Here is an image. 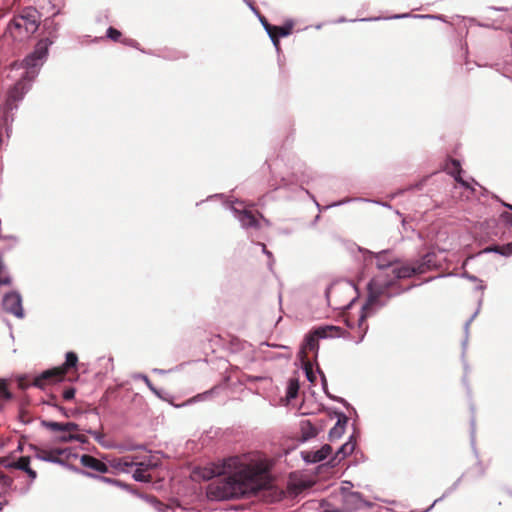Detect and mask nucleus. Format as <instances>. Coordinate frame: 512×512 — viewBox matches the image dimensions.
Instances as JSON below:
<instances>
[{
  "instance_id": "3",
  "label": "nucleus",
  "mask_w": 512,
  "mask_h": 512,
  "mask_svg": "<svg viewBox=\"0 0 512 512\" xmlns=\"http://www.w3.org/2000/svg\"><path fill=\"white\" fill-rule=\"evenodd\" d=\"M41 13L32 6L19 10L9 22L7 32L16 41L29 39L39 28Z\"/></svg>"
},
{
  "instance_id": "38",
  "label": "nucleus",
  "mask_w": 512,
  "mask_h": 512,
  "mask_svg": "<svg viewBox=\"0 0 512 512\" xmlns=\"http://www.w3.org/2000/svg\"><path fill=\"white\" fill-rule=\"evenodd\" d=\"M143 378H144V381H145V383L147 384V386H148V387H149V388H150L154 393H156V394H157V391H156V389L153 387V385H152V383H151L150 379H149L147 376H144Z\"/></svg>"
},
{
  "instance_id": "24",
  "label": "nucleus",
  "mask_w": 512,
  "mask_h": 512,
  "mask_svg": "<svg viewBox=\"0 0 512 512\" xmlns=\"http://www.w3.org/2000/svg\"><path fill=\"white\" fill-rule=\"evenodd\" d=\"M41 425L50 431H66V423L42 420Z\"/></svg>"
},
{
  "instance_id": "40",
  "label": "nucleus",
  "mask_w": 512,
  "mask_h": 512,
  "mask_svg": "<svg viewBox=\"0 0 512 512\" xmlns=\"http://www.w3.org/2000/svg\"><path fill=\"white\" fill-rule=\"evenodd\" d=\"M10 284V278L9 277H0V286L1 285H9Z\"/></svg>"
},
{
  "instance_id": "39",
  "label": "nucleus",
  "mask_w": 512,
  "mask_h": 512,
  "mask_svg": "<svg viewBox=\"0 0 512 512\" xmlns=\"http://www.w3.org/2000/svg\"><path fill=\"white\" fill-rule=\"evenodd\" d=\"M501 217L504 218L507 222L512 224V214L508 212H504L501 214Z\"/></svg>"
},
{
  "instance_id": "45",
  "label": "nucleus",
  "mask_w": 512,
  "mask_h": 512,
  "mask_svg": "<svg viewBox=\"0 0 512 512\" xmlns=\"http://www.w3.org/2000/svg\"><path fill=\"white\" fill-rule=\"evenodd\" d=\"M88 432L91 433L98 442L100 441V438L102 437V435L100 433L92 432L90 430Z\"/></svg>"
},
{
  "instance_id": "6",
  "label": "nucleus",
  "mask_w": 512,
  "mask_h": 512,
  "mask_svg": "<svg viewBox=\"0 0 512 512\" xmlns=\"http://www.w3.org/2000/svg\"><path fill=\"white\" fill-rule=\"evenodd\" d=\"M343 336L342 329L337 326H323L311 331L305 338L299 351V359H309L308 352H313L316 357L319 350V340Z\"/></svg>"
},
{
  "instance_id": "2",
  "label": "nucleus",
  "mask_w": 512,
  "mask_h": 512,
  "mask_svg": "<svg viewBox=\"0 0 512 512\" xmlns=\"http://www.w3.org/2000/svg\"><path fill=\"white\" fill-rule=\"evenodd\" d=\"M436 267L435 253H426L419 259L411 261L396 260L390 273L378 274L368 284V299L362 307L358 319L359 328L365 333L367 330L366 318L368 311L376 306H382L383 297L390 298L398 295L402 289L399 280L409 279L416 275H422Z\"/></svg>"
},
{
  "instance_id": "42",
  "label": "nucleus",
  "mask_w": 512,
  "mask_h": 512,
  "mask_svg": "<svg viewBox=\"0 0 512 512\" xmlns=\"http://www.w3.org/2000/svg\"><path fill=\"white\" fill-rule=\"evenodd\" d=\"M56 408L66 417H69L68 413H67V410L63 407V406H59L57 404Z\"/></svg>"
},
{
  "instance_id": "34",
  "label": "nucleus",
  "mask_w": 512,
  "mask_h": 512,
  "mask_svg": "<svg viewBox=\"0 0 512 512\" xmlns=\"http://www.w3.org/2000/svg\"><path fill=\"white\" fill-rule=\"evenodd\" d=\"M452 176L454 177L455 181L457 183H459L461 186H463L467 189H472L470 184L461 177V174H456V175H452Z\"/></svg>"
},
{
  "instance_id": "22",
  "label": "nucleus",
  "mask_w": 512,
  "mask_h": 512,
  "mask_svg": "<svg viewBox=\"0 0 512 512\" xmlns=\"http://www.w3.org/2000/svg\"><path fill=\"white\" fill-rule=\"evenodd\" d=\"M332 453L330 445L326 444L321 449L315 451L312 456V462H320L326 459Z\"/></svg>"
},
{
  "instance_id": "20",
  "label": "nucleus",
  "mask_w": 512,
  "mask_h": 512,
  "mask_svg": "<svg viewBox=\"0 0 512 512\" xmlns=\"http://www.w3.org/2000/svg\"><path fill=\"white\" fill-rule=\"evenodd\" d=\"M136 466H137V468L133 473V478L136 481H140V482H146V483L151 482L152 476L148 473V470L146 468H143L141 465H136Z\"/></svg>"
},
{
  "instance_id": "7",
  "label": "nucleus",
  "mask_w": 512,
  "mask_h": 512,
  "mask_svg": "<svg viewBox=\"0 0 512 512\" xmlns=\"http://www.w3.org/2000/svg\"><path fill=\"white\" fill-rule=\"evenodd\" d=\"M34 79H30L28 77L27 71L25 70L24 74L21 78L9 88L6 94L5 104H4V115L6 116L8 112L17 108V104L21 101L24 95L30 88V84Z\"/></svg>"
},
{
  "instance_id": "43",
  "label": "nucleus",
  "mask_w": 512,
  "mask_h": 512,
  "mask_svg": "<svg viewBox=\"0 0 512 512\" xmlns=\"http://www.w3.org/2000/svg\"><path fill=\"white\" fill-rule=\"evenodd\" d=\"M261 22H262V24H263V26H264V28H265V30H266V31H267V27H269V26H273V25H272V24H270V23H269L265 18H262V19H261Z\"/></svg>"
},
{
  "instance_id": "46",
  "label": "nucleus",
  "mask_w": 512,
  "mask_h": 512,
  "mask_svg": "<svg viewBox=\"0 0 512 512\" xmlns=\"http://www.w3.org/2000/svg\"><path fill=\"white\" fill-rule=\"evenodd\" d=\"M0 499H2V495L0 494ZM2 507H3V502L2 500H0V510H2Z\"/></svg>"
},
{
  "instance_id": "31",
  "label": "nucleus",
  "mask_w": 512,
  "mask_h": 512,
  "mask_svg": "<svg viewBox=\"0 0 512 512\" xmlns=\"http://www.w3.org/2000/svg\"><path fill=\"white\" fill-rule=\"evenodd\" d=\"M68 440L78 441L80 443H86L87 437L84 434H68Z\"/></svg>"
},
{
  "instance_id": "28",
  "label": "nucleus",
  "mask_w": 512,
  "mask_h": 512,
  "mask_svg": "<svg viewBox=\"0 0 512 512\" xmlns=\"http://www.w3.org/2000/svg\"><path fill=\"white\" fill-rule=\"evenodd\" d=\"M135 465H141L143 468H146L149 471L153 468H156L158 466V462L154 461L153 457H149L148 459L143 460V461L136 460Z\"/></svg>"
},
{
  "instance_id": "8",
  "label": "nucleus",
  "mask_w": 512,
  "mask_h": 512,
  "mask_svg": "<svg viewBox=\"0 0 512 512\" xmlns=\"http://www.w3.org/2000/svg\"><path fill=\"white\" fill-rule=\"evenodd\" d=\"M50 44H52V41L48 38L41 39L36 44L34 52L22 61L21 66L25 68L30 79H35L40 62L47 55Z\"/></svg>"
},
{
  "instance_id": "14",
  "label": "nucleus",
  "mask_w": 512,
  "mask_h": 512,
  "mask_svg": "<svg viewBox=\"0 0 512 512\" xmlns=\"http://www.w3.org/2000/svg\"><path fill=\"white\" fill-rule=\"evenodd\" d=\"M6 467L26 472L31 480H35L37 478V472L30 467L29 456H22L17 461L9 463Z\"/></svg>"
},
{
  "instance_id": "10",
  "label": "nucleus",
  "mask_w": 512,
  "mask_h": 512,
  "mask_svg": "<svg viewBox=\"0 0 512 512\" xmlns=\"http://www.w3.org/2000/svg\"><path fill=\"white\" fill-rule=\"evenodd\" d=\"M294 23L286 22L282 26H269L267 27V33L271 38L273 44L278 48L279 47V38L288 36L292 33Z\"/></svg>"
},
{
  "instance_id": "44",
  "label": "nucleus",
  "mask_w": 512,
  "mask_h": 512,
  "mask_svg": "<svg viewBox=\"0 0 512 512\" xmlns=\"http://www.w3.org/2000/svg\"><path fill=\"white\" fill-rule=\"evenodd\" d=\"M97 479L99 480H102V481H105V482H114V480L110 479V478H107V477H104V476H95Z\"/></svg>"
},
{
  "instance_id": "27",
  "label": "nucleus",
  "mask_w": 512,
  "mask_h": 512,
  "mask_svg": "<svg viewBox=\"0 0 512 512\" xmlns=\"http://www.w3.org/2000/svg\"><path fill=\"white\" fill-rule=\"evenodd\" d=\"M492 250L500 253L501 255L509 256L512 254V243L497 245Z\"/></svg>"
},
{
  "instance_id": "47",
  "label": "nucleus",
  "mask_w": 512,
  "mask_h": 512,
  "mask_svg": "<svg viewBox=\"0 0 512 512\" xmlns=\"http://www.w3.org/2000/svg\"><path fill=\"white\" fill-rule=\"evenodd\" d=\"M506 207H508L510 210H512V205H509V204H505Z\"/></svg>"
},
{
  "instance_id": "11",
  "label": "nucleus",
  "mask_w": 512,
  "mask_h": 512,
  "mask_svg": "<svg viewBox=\"0 0 512 512\" xmlns=\"http://www.w3.org/2000/svg\"><path fill=\"white\" fill-rule=\"evenodd\" d=\"M397 258L387 251H383L376 255L375 264L378 269L382 270L381 274L390 273L392 266Z\"/></svg>"
},
{
  "instance_id": "33",
  "label": "nucleus",
  "mask_w": 512,
  "mask_h": 512,
  "mask_svg": "<svg viewBox=\"0 0 512 512\" xmlns=\"http://www.w3.org/2000/svg\"><path fill=\"white\" fill-rule=\"evenodd\" d=\"M452 176L454 177L455 181L457 183H459L461 186H463L467 189H472L470 184L461 177V174H456V175H452Z\"/></svg>"
},
{
  "instance_id": "15",
  "label": "nucleus",
  "mask_w": 512,
  "mask_h": 512,
  "mask_svg": "<svg viewBox=\"0 0 512 512\" xmlns=\"http://www.w3.org/2000/svg\"><path fill=\"white\" fill-rule=\"evenodd\" d=\"M136 459L137 457L130 456L115 458L110 461V466L120 472H128L136 464Z\"/></svg>"
},
{
  "instance_id": "19",
  "label": "nucleus",
  "mask_w": 512,
  "mask_h": 512,
  "mask_svg": "<svg viewBox=\"0 0 512 512\" xmlns=\"http://www.w3.org/2000/svg\"><path fill=\"white\" fill-rule=\"evenodd\" d=\"M301 435L302 439L306 441L315 437L317 430L309 421H304L301 423Z\"/></svg>"
},
{
  "instance_id": "18",
  "label": "nucleus",
  "mask_w": 512,
  "mask_h": 512,
  "mask_svg": "<svg viewBox=\"0 0 512 512\" xmlns=\"http://www.w3.org/2000/svg\"><path fill=\"white\" fill-rule=\"evenodd\" d=\"M348 422V418L344 415L339 417L337 423L334 425V427L331 428L329 432V437L331 439L339 438L342 436V434L345 431V426Z\"/></svg>"
},
{
  "instance_id": "9",
  "label": "nucleus",
  "mask_w": 512,
  "mask_h": 512,
  "mask_svg": "<svg viewBox=\"0 0 512 512\" xmlns=\"http://www.w3.org/2000/svg\"><path fill=\"white\" fill-rule=\"evenodd\" d=\"M3 309L18 318H22L24 316V311L22 308V300L18 293H8L3 298Z\"/></svg>"
},
{
  "instance_id": "17",
  "label": "nucleus",
  "mask_w": 512,
  "mask_h": 512,
  "mask_svg": "<svg viewBox=\"0 0 512 512\" xmlns=\"http://www.w3.org/2000/svg\"><path fill=\"white\" fill-rule=\"evenodd\" d=\"M238 219L244 228H259V221L255 215L249 210H243L239 212Z\"/></svg>"
},
{
  "instance_id": "16",
  "label": "nucleus",
  "mask_w": 512,
  "mask_h": 512,
  "mask_svg": "<svg viewBox=\"0 0 512 512\" xmlns=\"http://www.w3.org/2000/svg\"><path fill=\"white\" fill-rule=\"evenodd\" d=\"M107 37L114 42H121L126 46L136 48L138 46V42L131 38H122V33L114 27H109L107 29Z\"/></svg>"
},
{
  "instance_id": "48",
  "label": "nucleus",
  "mask_w": 512,
  "mask_h": 512,
  "mask_svg": "<svg viewBox=\"0 0 512 512\" xmlns=\"http://www.w3.org/2000/svg\"><path fill=\"white\" fill-rule=\"evenodd\" d=\"M262 246H263V250H264L266 253H268V252L266 251V246H265V245H262Z\"/></svg>"
},
{
  "instance_id": "35",
  "label": "nucleus",
  "mask_w": 512,
  "mask_h": 512,
  "mask_svg": "<svg viewBox=\"0 0 512 512\" xmlns=\"http://www.w3.org/2000/svg\"><path fill=\"white\" fill-rule=\"evenodd\" d=\"M452 176L454 177L455 181L457 183H459L461 186H463L467 189H472L470 184L461 177V174H456V175H452Z\"/></svg>"
},
{
  "instance_id": "32",
  "label": "nucleus",
  "mask_w": 512,
  "mask_h": 512,
  "mask_svg": "<svg viewBox=\"0 0 512 512\" xmlns=\"http://www.w3.org/2000/svg\"><path fill=\"white\" fill-rule=\"evenodd\" d=\"M75 396V389L73 387H69L65 389L62 393V397L64 400L69 401L72 400Z\"/></svg>"
},
{
  "instance_id": "29",
  "label": "nucleus",
  "mask_w": 512,
  "mask_h": 512,
  "mask_svg": "<svg viewBox=\"0 0 512 512\" xmlns=\"http://www.w3.org/2000/svg\"><path fill=\"white\" fill-rule=\"evenodd\" d=\"M12 483L13 479L10 476L0 472V485L3 488H9L12 485Z\"/></svg>"
},
{
  "instance_id": "4",
  "label": "nucleus",
  "mask_w": 512,
  "mask_h": 512,
  "mask_svg": "<svg viewBox=\"0 0 512 512\" xmlns=\"http://www.w3.org/2000/svg\"><path fill=\"white\" fill-rule=\"evenodd\" d=\"M361 503L359 493L340 488L323 501L322 507L323 512H353L361 506Z\"/></svg>"
},
{
  "instance_id": "12",
  "label": "nucleus",
  "mask_w": 512,
  "mask_h": 512,
  "mask_svg": "<svg viewBox=\"0 0 512 512\" xmlns=\"http://www.w3.org/2000/svg\"><path fill=\"white\" fill-rule=\"evenodd\" d=\"M32 448L35 451V457L37 459L48 462H60V456L65 452V450L60 448L52 450L41 449L36 446H33Z\"/></svg>"
},
{
  "instance_id": "5",
  "label": "nucleus",
  "mask_w": 512,
  "mask_h": 512,
  "mask_svg": "<svg viewBox=\"0 0 512 512\" xmlns=\"http://www.w3.org/2000/svg\"><path fill=\"white\" fill-rule=\"evenodd\" d=\"M77 363L78 356L76 353L72 351L67 352L65 362L61 366L43 371L40 375L34 378L33 386L44 389L48 385L62 381L71 369L76 368Z\"/></svg>"
},
{
  "instance_id": "37",
  "label": "nucleus",
  "mask_w": 512,
  "mask_h": 512,
  "mask_svg": "<svg viewBox=\"0 0 512 512\" xmlns=\"http://www.w3.org/2000/svg\"><path fill=\"white\" fill-rule=\"evenodd\" d=\"M45 403L48 404V405L56 407L57 406L56 397L54 395H51L49 397V399Z\"/></svg>"
},
{
  "instance_id": "30",
  "label": "nucleus",
  "mask_w": 512,
  "mask_h": 512,
  "mask_svg": "<svg viewBox=\"0 0 512 512\" xmlns=\"http://www.w3.org/2000/svg\"><path fill=\"white\" fill-rule=\"evenodd\" d=\"M0 397L3 399H10L12 397L5 382H0Z\"/></svg>"
},
{
  "instance_id": "25",
  "label": "nucleus",
  "mask_w": 512,
  "mask_h": 512,
  "mask_svg": "<svg viewBox=\"0 0 512 512\" xmlns=\"http://www.w3.org/2000/svg\"><path fill=\"white\" fill-rule=\"evenodd\" d=\"M300 361H301V363L303 365V368L305 370L307 379L311 383H314V381L316 380V377H315V375L313 373L312 363H311L310 359H300Z\"/></svg>"
},
{
  "instance_id": "1",
  "label": "nucleus",
  "mask_w": 512,
  "mask_h": 512,
  "mask_svg": "<svg viewBox=\"0 0 512 512\" xmlns=\"http://www.w3.org/2000/svg\"><path fill=\"white\" fill-rule=\"evenodd\" d=\"M217 476L207 487L212 500H228L256 494L267 485V469L260 462L233 456L203 472V478Z\"/></svg>"
},
{
  "instance_id": "26",
  "label": "nucleus",
  "mask_w": 512,
  "mask_h": 512,
  "mask_svg": "<svg viewBox=\"0 0 512 512\" xmlns=\"http://www.w3.org/2000/svg\"><path fill=\"white\" fill-rule=\"evenodd\" d=\"M354 449V445L351 444V443H345L344 445H342L340 447V449L337 451L336 453V457H339V459H343L344 457H346L348 454H350Z\"/></svg>"
},
{
  "instance_id": "23",
  "label": "nucleus",
  "mask_w": 512,
  "mask_h": 512,
  "mask_svg": "<svg viewBox=\"0 0 512 512\" xmlns=\"http://www.w3.org/2000/svg\"><path fill=\"white\" fill-rule=\"evenodd\" d=\"M445 169L451 176L461 174L462 172L459 160L453 158H449V160L446 163Z\"/></svg>"
},
{
  "instance_id": "36",
  "label": "nucleus",
  "mask_w": 512,
  "mask_h": 512,
  "mask_svg": "<svg viewBox=\"0 0 512 512\" xmlns=\"http://www.w3.org/2000/svg\"><path fill=\"white\" fill-rule=\"evenodd\" d=\"M80 428H79V425L74 423V422H67L66 423V432H69L72 433V432H75V431H79Z\"/></svg>"
},
{
  "instance_id": "41",
  "label": "nucleus",
  "mask_w": 512,
  "mask_h": 512,
  "mask_svg": "<svg viewBox=\"0 0 512 512\" xmlns=\"http://www.w3.org/2000/svg\"><path fill=\"white\" fill-rule=\"evenodd\" d=\"M58 441L59 442H62V443H68V442H71L72 440H68V434L67 435H62L58 438Z\"/></svg>"
},
{
  "instance_id": "21",
  "label": "nucleus",
  "mask_w": 512,
  "mask_h": 512,
  "mask_svg": "<svg viewBox=\"0 0 512 512\" xmlns=\"http://www.w3.org/2000/svg\"><path fill=\"white\" fill-rule=\"evenodd\" d=\"M300 388L299 380L297 378H291L289 379L288 386H287V398L289 400L295 399L298 395V391Z\"/></svg>"
},
{
  "instance_id": "13",
  "label": "nucleus",
  "mask_w": 512,
  "mask_h": 512,
  "mask_svg": "<svg viewBox=\"0 0 512 512\" xmlns=\"http://www.w3.org/2000/svg\"><path fill=\"white\" fill-rule=\"evenodd\" d=\"M80 462L84 467L97 471L99 473H108V466L102 462L101 460L91 456V455H82L80 458Z\"/></svg>"
}]
</instances>
